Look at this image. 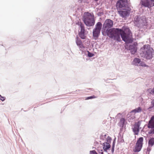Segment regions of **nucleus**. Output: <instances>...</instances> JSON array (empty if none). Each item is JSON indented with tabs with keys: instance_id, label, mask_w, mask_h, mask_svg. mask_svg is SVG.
<instances>
[{
	"instance_id": "obj_1",
	"label": "nucleus",
	"mask_w": 154,
	"mask_h": 154,
	"mask_svg": "<svg viewBox=\"0 0 154 154\" xmlns=\"http://www.w3.org/2000/svg\"><path fill=\"white\" fill-rule=\"evenodd\" d=\"M107 33L108 36L110 38L118 41H119L121 40L120 35L122 40L126 42H130L131 41L129 35L125 33L121 29L117 28L110 29L107 31Z\"/></svg>"
},
{
	"instance_id": "obj_2",
	"label": "nucleus",
	"mask_w": 154,
	"mask_h": 154,
	"mask_svg": "<svg viewBox=\"0 0 154 154\" xmlns=\"http://www.w3.org/2000/svg\"><path fill=\"white\" fill-rule=\"evenodd\" d=\"M83 21L85 24L88 26H92L95 23L94 16L88 12L84 13Z\"/></svg>"
},
{
	"instance_id": "obj_3",
	"label": "nucleus",
	"mask_w": 154,
	"mask_h": 154,
	"mask_svg": "<svg viewBox=\"0 0 154 154\" xmlns=\"http://www.w3.org/2000/svg\"><path fill=\"white\" fill-rule=\"evenodd\" d=\"M144 57L147 59H150L153 57V49L148 45H145L142 48Z\"/></svg>"
},
{
	"instance_id": "obj_4",
	"label": "nucleus",
	"mask_w": 154,
	"mask_h": 154,
	"mask_svg": "<svg viewBox=\"0 0 154 154\" xmlns=\"http://www.w3.org/2000/svg\"><path fill=\"white\" fill-rule=\"evenodd\" d=\"M102 24L100 22H98L95 25V27L93 30V35L95 39H97L100 32L102 27Z\"/></svg>"
},
{
	"instance_id": "obj_5",
	"label": "nucleus",
	"mask_w": 154,
	"mask_h": 154,
	"mask_svg": "<svg viewBox=\"0 0 154 154\" xmlns=\"http://www.w3.org/2000/svg\"><path fill=\"white\" fill-rule=\"evenodd\" d=\"M143 138L140 137L137 140L134 149V152H138L140 151L142 148L143 144Z\"/></svg>"
},
{
	"instance_id": "obj_6",
	"label": "nucleus",
	"mask_w": 154,
	"mask_h": 154,
	"mask_svg": "<svg viewBox=\"0 0 154 154\" xmlns=\"http://www.w3.org/2000/svg\"><path fill=\"white\" fill-rule=\"evenodd\" d=\"M149 128L152 129L148 132L149 134H154V115L151 117L148 125Z\"/></svg>"
},
{
	"instance_id": "obj_7",
	"label": "nucleus",
	"mask_w": 154,
	"mask_h": 154,
	"mask_svg": "<svg viewBox=\"0 0 154 154\" xmlns=\"http://www.w3.org/2000/svg\"><path fill=\"white\" fill-rule=\"evenodd\" d=\"M141 4L143 6L149 8L154 6V3L150 2L149 0H142Z\"/></svg>"
},
{
	"instance_id": "obj_8",
	"label": "nucleus",
	"mask_w": 154,
	"mask_h": 154,
	"mask_svg": "<svg viewBox=\"0 0 154 154\" xmlns=\"http://www.w3.org/2000/svg\"><path fill=\"white\" fill-rule=\"evenodd\" d=\"M127 4V0H119L116 3V6L119 8H122L125 7Z\"/></svg>"
},
{
	"instance_id": "obj_9",
	"label": "nucleus",
	"mask_w": 154,
	"mask_h": 154,
	"mask_svg": "<svg viewBox=\"0 0 154 154\" xmlns=\"http://www.w3.org/2000/svg\"><path fill=\"white\" fill-rule=\"evenodd\" d=\"M113 22L110 19L106 20L103 24V27L105 28L109 29L113 26Z\"/></svg>"
},
{
	"instance_id": "obj_10",
	"label": "nucleus",
	"mask_w": 154,
	"mask_h": 154,
	"mask_svg": "<svg viewBox=\"0 0 154 154\" xmlns=\"http://www.w3.org/2000/svg\"><path fill=\"white\" fill-rule=\"evenodd\" d=\"M81 27V31L79 33V35L80 37L82 39H85V38L86 36L85 35V30L84 25L81 24L80 25Z\"/></svg>"
},
{
	"instance_id": "obj_11",
	"label": "nucleus",
	"mask_w": 154,
	"mask_h": 154,
	"mask_svg": "<svg viewBox=\"0 0 154 154\" xmlns=\"http://www.w3.org/2000/svg\"><path fill=\"white\" fill-rule=\"evenodd\" d=\"M119 13L122 17H125L128 16L130 14V11L128 10L119 11Z\"/></svg>"
},
{
	"instance_id": "obj_12",
	"label": "nucleus",
	"mask_w": 154,
	"mask_h": 154,
	"mask_svg": "<svg viewBox=\"0 0 154 154\" xmlns=\"http://www.w3.org/2000/svg\"><path fill=\"white\" fill-rule=\"evenodd\" d=\"M139 127L140 125L138 123H136L134 125V127L132 129L135 134H138L139 131Z\"/></svg>"
},
{
	"instance_id": "obj_13",
	"label": "nucleus",
	"mask_w": 154,
	"mask_h": 154,
	"mask_svg": "<svg viewBox=\"0 0 154 154\" xmlns=\"http://www.w3.org/2000/svg\"><path fill=\"white\" fill-rule=\"evenodd\" d=\"M76 43L77 45L82 49L85 48V46L83 45L81 40L77 36L76 37Z\"/></svg>"
},
{
	"instance_id": "obj_14",
	"label": "nucleus",
	"mask_w": 154,
	"mask_h": 154,
	"mask_svg": "<svg viewBox=\"0 0 154 154\" xmlns=\"http://www.w3.org/2000/svg\"><path fill=\"white\" fill-rule=\"evenodd\" d=\"M103 149L105 152H107V150L110 147V145L109 143L105 142L103 144Z\"/></svg>"
},
{
	"instance_id": "obj_15",
	"label": "nucleus",
	"mask_w": 154,
	"mask_h": 154,
	"mask_svg": "<svg viewBox=\"0 0 154 154\" xmlns=\"http://www.w3.org/2000/svg\"><path fill=\"white\" fill-rule=\"evenodd\" d=\"M125 119L124 118H121L118 123L119 126L120 127H123L125 125Z\"/></svg>"
},
{
	"instance_id": "obj_16",
	"label": "nucleus",
	"mask_w": 154,
	"mask_h": 154,
	"mask_svg": "<svg viewBox=\"0 0 154 154\" xmlns=\"http://www.w3.org/2000/svg\"><path fill=\"white\" fill-rule=\"evenodd\" d=\"M142 111V109L141 107H139L137 108H136L131 111V112H133L134 113H137L140 112Z\"/></svg>"
},
{
	"instance_id": "obj_17",
	"label": "nucleus",
	"mask_w": 154,
	"mask_h": 154,
	"mask_svg": "<svg viewBox=\"0 0 154 154\" xmlns=\"http://www.w3.org/2000/svg\"><path fill=\"white\" fill-rule=\"evenodd\" d=\"M130 48H131V53L132 54H134L137 51L136 48L133 45H130Z\"/></svg>"
},
{
	"instance_id": "obj_18",
	"label": "nucleus",
	"mask_w": 154,
	"mask_h": 154,
	"mask_svg": "<svg viewBox=\"0 0 154 154\" xmlns=\"http://www.w3.org/2000/svg\"><path fill=\"white\" fill-rule=\"evenodd\" d=\"M148 144L149 146H152L154 144V138L150 139L149 141Z\"/></svg>"
},
{
	"instance_id": "obj_19",
	"label": "nucleus",
	"mask_w": 154,
	"mask_h": 154,
	"mask_svg": "<svg viewBox=\"0 0 154 154\" xmlns=\"http://www.w3.org/2000/svg\"><path fill=\"white\" fill-rule=\"evenodd\" d=\"M134 61L136 63L139 64L140 62V60L138 58H136L134 59Z\"/></svg>"
},
{
	"instance_id": "obj_20",
	"label": "nucleus",
	"mask_w": 154,
	"mask_h": 154,
	"mask_svg": "<svg viewBox=\"0 0 154 154\" xmlns=\"http://www.w3.org/2000/svg\"><path fill=\"white\" fill-rule=\"evenodd\" d=\"M96 98V96H95L93 95V96H90V97H87L85 99V100H88V99H93V98Z\"/></svg>"
},
{
	"instance_id": "obj_21",
	"label": "nucleus",
	"mask_w": 154,
	"mask_h": 154,
	"mask_svg": "<svg viewBox=\"0 0 154 154\" xmlns=\"http://www.w3.org/2000/svg\"><path fill=\"white\" fill-rule=\"evenodd\" d=\"M111 138L109 137H108L106 138V141L107 142L109 143L111 142Z\"/></svg>"
},
{
	"instance_id": "obj_22",
	"label": "nucleus",
	"mask_w": 154,
	"mask_h": 154,
	"mask_svg": "<svg viewBox=\"0 0 154 154\" xmlns=\"http://www.w3.org/2000/svg\"><path fill=\"white\" fill-rule=\"evenodd\" d=\"M90 154H98L96 151L94 150L90 151Z\"/></svg>"
},
{
	"instance_id": "obj_23",
	"label": "nucleus",
	"mask_w": 154,
	"mask_h": 154,
	"mask_svg": "<svg viewBox=\"0 0 154 154\" xmlns=\"http://www.w3.org/2000/svg\"><path fill=\"white\" fill-rule=\"evenodd\" d=\"M94 54L92 53H91L89 52H88V56L89 57H91L94 56Z\"/></svg>"
},
{
	"instance_id": "obj_24",
	"label": "nucleus",
	"mask_w": 154,
	"mask_h": 154,
	"mask_svg": "<svg viewBox=\"0 0 154 154\" xmlns=\"http://www.w3.org/2000/svg\"><path fill=\"white\" fill-rule=\"evenodd\" d=\"M5 97H2L1 95H0V99H1L2 101H4L5 99Z\"/></svg>"
},
{
	"instance_id": "obj_25",
	"label": "nucleus",
	"mask_w": 154,
	"mask_h": 154,
	"mask_svg": "<svg viewBox=\"0 0 154 154\" xmlns=\"http://www.w3.org/2000/svg\"><path fill=\"white\" fill-rule=\"evenodd\" d=\"M139 65L143 66H146L145 64H142L141 63H140Z\"/></svg>"
},
{
	"instance_id": "obj_26",
	"label": "nucleus",
	"mask_w": 154,
	"mask_h": 154,
	"mask_svg": "<svg viewBox=\"0 0 154 154\" xmlns=\"http://www.w3.org/2000/svg\"><path fill=\"white\" fill-rule=\"evenodd\" d=\"M147 151H148V152H149L150 151V150H151V149H150V148H149V147H148L147 149Z\"/></svg>"
},
{
	"instance_id": "obj_27",
	"label": "nucleus",
	"mask_w": 154,
	"mask_h": 154,
	"mask_svg": "<svg viewBox=\"0 0 154 154\" xmlns=\"http://www.w3.org/2000/svg\"><path fill=\"white\" fill-rule=\"evenodd\" d=\"M114 146H112V152H114Z\"/></svg>"
},
{
	"instance_id": "obj_28",
	"label": "nucleus",
	"mask_w": 154,
	"mask_h": 154,
	"mask_svg": "<svg viewBox=\"0 0 154 154\" xmlns=\"http://www.w3.org/2000/svg\"><path fill=\"white\" fill-rule=\"evenodd\" d=\"M152 105L154 106V99L152 101Z\"/></svg>"
},
{
	"instance_id": "obj_29",
	"label": "nucleus",
	"mask_w": 154,
	"mask_h": 154,
	"mask_svg": "<svg viewBox=\"0 0 154 154\" xmlns=\"http://www.w3.org/2000/svg\"><path fill=\"white\" fill-rule=\"evenodd\" d=\"M101 152H99V153L100 154H103V152H102V150H101Z\"/></svg>"
},
{
	"instance_id": "obj_30",
	"label": "nucleus",
	"mask_w": 154,
	"mask_h": 154,
	"mask_svg": "<svg viewBox=\"0 0 154 154\" xmlns=\"http://www.w3.org/2000/svg\"><path fill=\"white\" fill-rule=\"evenodd\" d=\"M104 136L105 137H106V134H105Z\"/></svg>"
},
{
	"instance_id": "obj_31",
	"label": "nucleus",
	"mask_w": 154,
	"mask_h": 154,
	"mask_svg": "<svg viewBox=\"0 0 154 154\" xmlns=\"http://www.w3.org/2000/svg\"><path fill=\"white\" fill-rule=\"evenodd\" d=\"M151 1L152 2H154V0H151Z\"/></svg>"
},
{
	"instance_id": "obj_32",
	"label": "nucleus",
	"mask_w": 154,
	"mask_h": 154,
	"mask_svg": "<svg viewBox=\"0 0 154 154\" xmlns=\"http://www.w3.org/2000/svg\"><path fill=\"white\" fill-rule=\"evenodd\" d=\"M113 146L114 147V144H113L112 146Z\"/></svg>"
},
{
	"instance_id": "obj_33",
	"label": "nucleus",
	"mask_w": 154,
	"mask_h": 154,
	"mask_svg": "<svg viewBox=\"0 0 154 154\" xmlns=\"http://www.w3.org/2000/svg\"><path fill=\"white\" fill-rule=\"evenodd\" d=\"M151 108V107H149V109H150V108Z\"/></svg>"
},
{
	"instance_id": "obj_34",
	"label": "nucleus",
	"mask_w": 154,
	"mask_h": 154,
	"mask_svg": "<svg viewBox=\"0 0 154 154\" xmlns=\"http://www.w3.org/2000/svg\"><path fill=\"white\" fill-rule=\"evenodd\" d=\"M95 1H98V0H94Z\"/></svg>"
},
{
	"instance_id": "obj_35",
	"label": "nucleus",
	"mask_w": 154,
	"mask_h": 154,
	"mask_svg": "<svg viewBox=\"0 0 154 154\" xmlns=\"http://www.w3.org/2000/svg\"><path fill=\"white\" fill-rule=\"evenodd\" d=\"M149 90H150V89H148V91H149Z\"/></svg>"
}]
</instances>
